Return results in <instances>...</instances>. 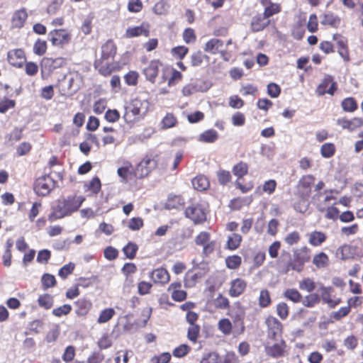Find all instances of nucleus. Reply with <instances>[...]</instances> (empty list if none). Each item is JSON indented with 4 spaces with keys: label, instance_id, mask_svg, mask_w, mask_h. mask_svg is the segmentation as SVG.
<instances>
[{
    "label": "nucleus",
    "instance_id": "f257e3e1",
    "mask_svg": "<svg viewBox=\"0 0 363 363\" xmlns=\"http://www.w3.org/2000/svg\"><path fill=\"white\" fill-rule=\"evenodd\" d=\"M84 200V196L76 195L58 200L53 212L49 216V220L54 221L71 215L79 209Z\"/></svg>",
    "mask_w": 363,
    "mask_h": 363
},
{
    "label": "nucleus",
    "instance_id": "f03ea898",
    "mask_svg": "<svg viewBox=\"0 0 363 363\" xmlns=\"http://www.w3.org/2000/svg\"><path fill=\"white\" fill-rule=\"evenodd\" d=\"M315 178L312 174L303 175L296 186L295 195L299 199L294 203V209L300 213H304L307 210V201L312 192V186Z\"/></svg>",
    "mask_w": 363,
    "mask_h": 363
},
{
    "label": "nucleus",
    "instance_id": "7ed1b4c3",
    "mask_svg": "<svg viewBox=\"0 0 363 363\" xmlns=\"http://www.w3.org/2000/svg\"><path fill=\"white\" fill-rule=\"evenodd\" d=\"M149 107L150 102L147 99L138 97L125 106L123 118L128 123L139 121L146 115Z\"/></svg>",
    "mask_w": 363,
    "mask_h": 363
},
{
    "label": "nucleus",
    "instance_id": "20e7f679",
    "mask_svg": "<svg viewBox=\"0 0 363 363\" xmlns=\"http://www.w3.org/2000/svg\"><path fill=\"white\" fill-rule=\"evenodd\" d=\"M311 259V250L308 246H302L293 252V259L289 261L286 266V272L296 271L301 272L304 269L306 263Z\"/></svg>",
    "mask_w": 363,
    "mask_h": 363
},
{
    "label": "nucleus",
    "instance_id": "39448f33",
    "mask_svg": "<svg viewBox=\"0 0 363 363\" xmlns=\"http://www.w3.org/2000/svg\"><path fill=\"white\" fill-rule=\"evenodd\" d=\"M207 210L201 203H195L188 206L184 211L186 218L194 224H201L206 220Z\"/></svg>",
    "mask_w": 363,
    "mask_h": 363
},
{
    "label": "nucleus",
    "instance_id": "423d86ee",
    "mask_svg": "<svg viewBox=\"0 0 363 363\" xmlns=\"http://www.w3.org/2000/svg\"><path fill=\"white\" fill-rule=\"evenodd\" d=\"M267 326V338L272 341H277L282 338L283 324L275 317L268 316L264 322Z\"/></svg>",
    "mask_w": 363,
    "mask_h": 363
},
{
    "label": "nucleus",
    "instance_id": "0eeeda50",
    "mask_svg": "<svg viewBox=\"0 0 363 363\" xmlns=\"http://www.w3.org/2000/svg\"><path fill=\"white\" fill-rule=\"evenodd\" d=\"M233 172L234 175L238 177V179L236 180V186L242 193H247L253 189V182H250L246 184H243L242 182V178L248 172V165L247 163L240 162L233 167Z\"/></svg>",
    "mask_w": 363,
    "mask_h": 363
},
{
    "label": "nucleus",
    "instance_id": "6e6552de",
    "mask_svg": "<svg viewBox=\"0 0 363 363\" xmlns=\"http://www.w3.org/2000/svg\"><path fill=\"white\" fill-rule=\"evenodd\" d=\"M157 164V161L154 157L147 155L137 165L134 170V177L136 179H142L150 174Z\"/></svg>",
    "mask_w": 363,
    "mask_h": 363
},
{
    "label": "nucleus",
    "instance_id": "1a4fd4ad",
    "mask_svg": "<svg viewBox=\"0 0 363 363\" xmlns=\"http://www.w3.org/2000/svg\"><path fill=\"white\" fill-rule=\"evenodd\" d=\"M55 186V181L49 175L38 178L34 184V191L39 196H46Z\"/></svg>",
    "mask_w": 363,
    "mask_h": 363
},
{
    "label": "nucleus",
    "instance_id": "9d476101",
    "mask_svg": "<svg viewBox=\"0 0 363 363\" xmlns=\"http://www.w3.org/2000/svg\"><path fill=\"white\" fill-rule=\"evenodd\" d=\"M81 84L82 78L80 75L77 72L70 73L65 76L62 82V86H65L63 90L67 94H73L80 88Z\"/></svg>",
    "mask_w": 363,
    "mask_h": 363
},
{
    "label": "nucleus",
    "instance_id": "9b49d317",
    "mask_svg": "<svg viewBox=\"0 0 363 363\" xmlns=\"http://www.w3.org/2000/svg\"><path fill=\"white\" fill-rule=\"evenodd\" d=\"M337 89V82L334 81L333 77L330 74H327L318 86L315 91L319 96H323L325 94L333 96Z\"/></svg>",
    "mask_w": 363,
    "mask_h": 363
},
{
    "label": "nucleus",
    "instance_id": "f8f14e48",
    "mask_svg": "<svg viewBox=\"0 0 363 363\" xmlns=\"http://www.w3.org/2000/svg\"><path fill=\"white\" fill-rule=\"evenodd\" d=\"M286 342L283 339H279L272 345H266L264 347L267 355L272 358H279L286 354Z\"/></svg>",
    "mask_w": 363,
    "mask_h": 363
},
{
    "label": "nucleus",
    "instance_id": "ddd939ff",
    "mask_svg": "<svg viewBox=\"0 0 363 363\" xmlns=\"http://www.w3.org/2000/svg\"><path fill=\"white\" fill-rule=\"evenodd\" d=\"M333 40L335 41L338 54L344 61L349 62L350 60V56L347 38L340 33H335L333 35Z\"/></svg>",
    "mask_w": 363,
    "mask_h": 363
},
{
    "label": "nucleus",
    "instance_id": "4468645a",
    "mask_svg": "<svg viewBox=\"0 0 363 363\" xmlns=\"http://www.w3.org/2000/svg\"><path fill=\"white\" fill-rule=\"evenodd\" d=\"M320 291L323 301L327 303L330 308H335L342 302L340 298L335 296L333 287L322 285L320 287Z\"/></svg>",
    "mask_w": 363,
    "mask_h": 363
},
{
    "label": "nucleus",
    "instance_id": "2eb2a0df",
    "mask_svg": "<svg viewBox=\"0 0 363 363\" xmlns=\"http://www.w3.org/2000/svg\"><path fill=\"white\" fill-rule=\"evenodd\" d=\"M48 39L52 45L59 46L68 43L70 40V35L65 29H57L49 33Z\"/></svg>",
    "mask_w": 363,
    "mask_h": 363
},
{
    "label": "nucleus",
    "instance_id": "dca6fc26",
    "mask_svg": "<svg viewBox=\"0 0 363 363\" xmlns=\"http://www.w3.org/2000/svg\"><path fill=\"white\" fill-rule=\"evenodd\" d=\"M336 123L342 129L352 132L363 127V118L354 117L352 119H347L345 117L340 118L336 121Z\"/></svg>",
    "mask_w": 363,
    "mask_h": 363
},
{
    "label": "nucleus",
    "instance_id": "f3484780",
    "mask_svg": "<svg viewBox=\"0 0 363 363\" xmlns=\"http://www.w3.org/2000/svg\"><path fill=\"white\" fill-rule=\"evenodd\" d=\"M9 62L13 67H21L26 62V56L23 50L14 49L8 52Z\"/></svg>",
    "mask_w": 363,
    "mask_h": 363
},
{
    "label": "nucleus",
    "instance_id": "a211bd4d",
    "mask_svg": "<svg viewBox=\"0 0 363 363\" xmlns=\"http://www.w3.org/2000/svg\"><path fill=\"white\" fill-rule=\"evenodd\" d=\"M161 66V63L159 60H152L148 65L143 69V74L145 76L147 80L151 83H155L156 77L159 73V69Z\"/></svg>",
    "mask_w": 363,
    "mask_h": 363
},
{
    "label": "nucleus",
    "instance_id": "6ab92c4d",
    "mask_svg": "<svg viewBox=\"0 0 363 363\" xmlns=\"http://www.w3.org/2000/svg\"><path fill=\"white\" fill-rule=\"evenodd\" d=\"M269 24V21L267 20V18L263 13H257L251 20V30L253 32H259L263 30Z\"/></svg>",
    "mask_w": 363,
    "mask_h": 363
},
{
    "label": "nucleus",
    "instance_id": "aec40b11",
    "mask_svg": "<svg viewBox=\"0 0 363 363\" xmlns=\"http://www.w3.org/2000/svg\"><path fill=\"white\" fill-rule=\"evenodd\" d=\"M320 23L323 26H330L333 28L337 29L340 27L342 19L337 15L330 11L322 16Z\"/></svg>",
    "mask_w": 363,
    "mask_h": 363
},
{
    "label": "nucleus",
    "instance_id": "412c9836",
    "mask_svg": "<svg viewBox=\"0 0 363 363\" xmlns=\"http://www.w3.org/2000/svg\"><path fill=\"white\" fill-rule=\"evenodd\" d=\"M245 329L243 318L240 315H236L233 323L228 320V334L232 333L234 336L240 335Z\"/></svg>",
    "mask_w": 363,
    "mask_h": 363
},
{
    "label": "nucleus",
    "instance_id": "4be33fe9",
    "mask_svg": "<svg viewBox=\"0 0 363 363\" xmlns=\"http://www.w3.org/2000/svg\"><path fill=\"white\" fill-rule=\"evenodd\" d=\"M150 278L155 283L164 284L169 281V274L164 268L154 269L150 274Z\"/></svg>",
    "mask_w": 363,
    "mask_h": 363
},
{
    "label": "nucleus",
    "instance_id": "5701e85b",
    "mask_svg": "<svg viewBox=\"0 0 363 363\" xmlns=\"http://www.w3.org/2000/svg\"><path fill=\"white\" fill-rule=\"evenodd\" d=\"M246 286L247 283L243 279L238 278L231 282L228 292L231 296L238 297L245 291Z\"/></svg>",
    "mask_w": 363,
    "mask_h": 363
},
{
    "label": "nucleus",
    "instance_id": "b1692460",
    "mask_svg": "<svg viewBox=\"0 0 363 363\" xmlns=\"http://www.w3.org/2000/svg\"><path fill=\"white\" fill-rule=\"evenodd\" d=\"M356 255V247L348 244L340 246L337 250V255L342 259L354 258Z\"/></svg>",
    "mask_w": 363,
    "mask_h": 363
},
{
    "label": "nucleus",
    "instance_id": "393cba45",
    "mask_svg": "<svg viewBox=\"0 0 363 363\" xmlns=\"http://www.w3.org/2000/svg\"><path fill=\"white\" fill-rule=\"evenodd\" d=\"M28 18V14L24 9L16 11L11 18V25L14 28H22Z\"/></svg>",
    "mask_w": 363,
    "mask_h": 363
},
{
    "label": "nucleus",
    "instance_id": "a878e982",
    "mask_svg": "<svg viewBox=\"0 0 363 363\" xmlns=\"http://www.w3.org/2000/svg\"><path fill=\"white\" fill-rule=\"evenodd\" d=\"M134 170L131 164L127 162L125 166L118 169V175L121 178L122 182H128L134 178Z\"/></svg>",
    "mask_w": 363,
    "mask_h": 363
},
{
    "label": "nucleus",
    "instance_id": "bb28decb",
    "mask_svg": "<svg viewBox=\"0 0 363 363\" xmlns=\"http://www.w3.org/2000/svg\"><path fill=\"white\" fill-rule=\"evenodd\" d=\"M327 240V235L322 231L314 230L308 235V243L313 247L320 246Z\"/></svg>",
    "mask_w": 363,
    "mask_h": 363
},
{
    "label": "nucleus",
    "instance_id": "cd10ccee",
    "mask_svg": "<svg viewBox=\"0 0 363 363\" xmlns=\"http://www.w3.org/2000/svg\"><path fill=\"white\" fill-rule=\"evenodd\" d=\"M116 53V47L112 40H107L101 47V57L104 60L113 58Z\"/></svg>",
    "mask_w": 363,
    "mask_h": 363
},
{
    "label": "nucleus",
    "instance_id": "c85d7f7f",
    "mask_svg": "<svg viewBox=\"0 0 363 363\" xmlns=\"http://www.w3.org/2000/svg\"><path fill=\"white\" fill-rule=\"evenodd\" d=\"M224 43L218 38H213L208 41L205 46V51L211 53L222 52Z\"/></svg>",
    "mask_w": 363,
    "mask_h": 363
},
{
    "label": "nucleus",
    "instance_id": "c756f323",
    "mask_svg": "<svg viewBox=\"0 0 363 363\" xmlns=\"http://www.w3.org/2000/svg\"><path fill=\"white\" fill-rule=\"evenodd\" d=\"M329 257L328 255L323 252H320L318 254H315L312 260V263L318 269H323L327 267L329 265Z\"/></svg>",
    "mask_w": 363,
    "mask_h": 363
},
{
    "label": "nucleus",
    "instance_id": "7c9ffc66",
    "mask_svg": "<svg viewBox=\"0 0 363 363\" xmlns=\"http://www.w3.org/2000/svg\"><path fill=\"white\" fill-rule=\"evenodd\" d=\"M194 189L197 191H204L209 187V181L208 178L203 175H198L191 181Z\"/></svg>",
    "mask_w": 363,
    "mask_h": 363
},
{
    "label": "nucleus",
    "instance_id": "2f4dec72",
    "mask_svg": "<svg viewBox=\"0 0 363 363\" xmlns=\"http://www.w3.org/2000/svg\"><path fill=\"white\" fill-rule=\"evenodd\" d=\"M145 35V37L148 36L149 31L147 29L145 28L143 26H135V27H129L126 29L125 36L128 38L138 37L140 35Z\"/></svg>",
    "mask_w": 363,
    "mask_h": 363
},
{
    "label": "nucleus",
    "instance_id": "473e14b6",
    "mask_svg": "<svg viewBox=\"0 0 363 363\" xmlns=\"http://www.w3.org/2000/svg\"><path fill=\"white\" fill-rule=\"evenodd\" d=\"M252 201L251 197H238L232 199L228 206L232 210H240L245 206H249Z\"/></svg>",
    "mask_w": 363,
    "mask_h": 363
},
{
    "label": "nucleus",
    "instance_id": "72a5a7b5",
    "mask_svg": "<svg viewBox=\"0 0 363 363\" xmlns=\"http://www.w3.org/2000/svg\"><path fill=\"white\" fill-rule=\"evenodd\" d=\"M77 306L76 313L79 316H84L88 313L91 307V303L86 299H79L75 302Z\"/></svg>",
    "mask_w": 363,
    "mask_h": 363
},
{
    "label": "nucleus",
    "instance_id": "f704fd0d",
    "mask_svg": "<svg viewBox=\"0 0 363 363\" xmlns=\"http://www.w3.org/2000/svg\"><path fill=\"white\" fill-rule=\"evenodd\" d=\"M218 138L217 132L213 129L205 130L199 136L198 140L201 143H214Z\"/></svg>",
    "mask_w": 363,
    "mask_h": 363
},
{
    "label": "nucleus",
    "instance_id": "c9c22d12",
    "mask_svg": "<svg viewBox=\"0 0 363 363\" xmlns=\"http://www.w3.org/2000/svg\"><path fill=\"white\" fill-rule=\"evenodd\" d=\"M281 11V5L278 3L271 2L264 6L263 14L267 18Z\"/></svg>",
    "mask_w": 363,
    "mask_h": 363
},
{
    "label": "nucleus",
    "instance_id": "e433bc0d",
    "mask_svg": "<svg viewBox=\"0 0 363 363\" xmlns=\"http://www.w3.org/2000/svg\"><path fill=\"white\" fill-rule=\"evenodd\" d=\"M341 106L345 112L352 113L358 108L357 101L353 97H347L341 102Z\"/></svg>",
    "mask_w": 363,
    "mask_h": 363
},
{
    "label": "nucleus",
    "instance_id": "4c0bfd02",
    "mask_svg": "<svg viewBox=\"0 0 363 363\" xmlns=\"http://www.w3.org/2000/svg\"><path fill=\"white\" fill-rule=\"evenodd\" d=\"M116 314V311L112 308H106L102 310L97 318V323L99 324L108 322Z\"/></svg>",
    "mask_w": 363,
    "mask_h": 363
},
{
    "label": "nucleus",
    "instance_id": "58836bf2",
    "mask_svg": "<svg viewBox=\"0 0 363 363\" xmlns=\"http://www.w3.org/2000/svg\"><path fill=\"white\" fill-rule=\"evenodd\" d=\"M201 86L196 83H190L184 86L182 89V94L184 96H189L197 91H203Z\"/></svg>",
    "mask_w": 363,
    "mask_h": 363
},
{
    "label": "nucleus",
    "instance_id": "ea45409f",
    "mask_svg": "<svg viewBox=\"0 0 363 363\" xmlns=\"http://www.w3.org/2000/svg\"><path fill=\"white\" fill-rule=\"evenodd\" d=\"M177 123V120L174 115L167 113L160 122L161 128L164 130L173 128L176 125Z\"/></svg>",
    "mask_w": 363,
    "mask_h": 363
},
{
    "label": "nucleus",
    "instance_id": "a19ab883",
    "mask_svg": "<svg viewBox=\"0 0 363 363\" xmlns=\"http://www.w3.org/2000/svg\"><path fill=\"white\" fill-rule=\"evenodd\" d=\"M66 59L63 57L48 58L44 60L45 66H49L51 69H55L66 65Z\"/></svg>",
    "mask_w": 363,
    "mask_h": 363
},
{
    "label": "nucleus",
    "instance_id": "79ce46f5",
    "mask_svg": "<svg viewBox=\"0 0 363 363\" xmlns=\"http://www.w3.org/2000/svg\"><path fill=\"white\" fill-rule=\"evenodd\" d=\"M284 296L294 303H299L302 299L301 294L296 289H287L284 292Z\"/></svg>",
    "mask_w": 363,
    "mask_h": 363
},
{
    "label": "nucleus",
    "instance_id": "37998d69",
    "mask_svg": "<svg viewBox=\"0 0 363 363\" xmlns=\"http://www.w3.org/2000/svg\"><path fill=\"white\" fill-rule=\"evenodd\" d=\"M101 187L100 179L98 177H94L89 184L84 185L85 191H90L92 194H96L99 192Z\"/></svg>",
    "mask_w": 363,
    "mask_h": 363
},
{
    "label": "nucleus",
    "instance_id": "c03bdc74",
    "mask_svg": "<svg viewBox=\"0 0 363 363\" xmlns=\"http://www.w3.org/2000/svg\"><path fill=\"white\" fill-rule=\"evenodd\" d=\"M259 305L262 308L268 307L271 303V296L269 291L267 289H262L260 291L259 296L258 298Z\"/></svg>",
    "mask_w": 363,
    "mask_h": 363
},
{
    "label": "nucleus",
    "instance_id": "a18cd8bd",
    "mask_svg": "<svg viewBox=\"0 0 363 363\" xmlns=\"http://www.w3.org/2000/svg\"><path fill=\"white\" fill-rule=\"evenodd\" d=\"M335 153V146L332 143L323 144L320 147V154L325 158H330Z\"/></svg>",
    "mask_w": 363,
    "mask_h": 363
},
{
    "label": "nucleus",
    "instance_id": "49530a36",
    "mask_svg": "<svg viewBox=\"0 0 363 363\" xmlns=\"http://www.w3.org/2000/svg\"><path fill=\"white\" fill-rule=\"evenodd\" d=\"M242 240V236L238 233H233L228 237V250H235L238 249Z\"/></svg>",
    "mask_w": 363,
    "mask_h": 363
},
{
    "label": "nucleus",
    "instance_id": "de8ad7c7",
    "mask_svg": "<svg viewBox=\"0 0 363 363\" xmlns=\"http://www.w3.org/2000/svg\"><path fill=\"white\" fill-rule=\"evenodd\" d=\"M320 296L317 294H310L305 296L303 300V305L308 308H312L319 303Z\"/></svg>",
    "mask_w": 363,
    "mask_h": 363
},
{
    "label": "nucleus",
    "instance_id": "09e8293b",
    "mask_svg": "<svg viewBox=\"0 0 363 363\" xmlns=\"http://www.w3.org/2000/svg\"><path fill=\"white\" fill-rule=\"evenodd\" d=\"M316 287L315 281L311 278H304L299 282V288L307 292L313 291Z\"/></svg>",
    "mask_w": 363,
    "mask_h": 363
},
{
    "label": "nucleus",
    "instance_id": "8fccbe9b",
    "mask_svg": "<svg viewBox=\"0 0 363 363\" xmlns=\"http://www.w3.org/2000/svg\"><path fill=\"white\" fill-rule=\"evenodd\" d=\"M202 277V274L193 273L188 272L185 276L184 284L186 287H192L195 285L196 281L198 279Z\"/></svg>",
    "mask_w": 363,
    "mask_h": 363
},
{
    "label": "nucleus",
    "instance_id": "3c124183",
    "mask_svg": "<svg viewBox=\"0 0 363 363\" xmlns=\"http://www.w3.org/2000/svg\"><path fill=\"white\" fill-rule=\"evenodd\" d=\"M38 301L39 306L43 307L45 309L50 308L53 305V298L52 296L48 294L40 296Z\"/></svg>",
    "mask_w": 363,
    "mask_h": 363
},
{
    "label": "nucleus",
    "instance_id": "603ef678",
    "mask_svg": "<svg viewBox=\"0 0 363 363\" xmlns=\"http://www.w3.org/2000/svg\"><path fill=\"white\" fill-rule=\"evenodd\" d=\"M277 313L281 319L285 320L289 314L288 305L284 302L279 303L277 305Z\"/></svg>",
    "mask_w": 363,
    "mask_h": 363
},
{
    "label": "nucleus",
    "instance_id": "864d4df0",
    "mask_svg": "<svg viewBox=\"0 0 363 363\" xmlns=\"http://www.w3.org/2000/svg\"><path fill=\"white\" fill-rule=\"evenodd\" d=\"M284 240L287 245H294L298 243L301 240V235L298 231H293L287 234Z\"/></svg>",
    "mask_w": 363,
    "mask_h": 363
},
{
    "label": "nucleus",
    "instance_id": "5fc2aeb1",
    "mask_svg": "<svg viewBox=\"0 0 363 363\" xmlns=\"http://www.w3.org/2000/svg\"><path fill=\"white\" fill-rule=\"evenodd\" d=\"M184 204V199L180 196H173L169 198L167 207V208H177Z\"/></svg>",
    "mask_w": 363,
    "mask_h": 363
},
{
    "label": "nucleus",
    "instance_id": "6e6d98bb",
    "mask_svg": "<svg viewBox=\"0 0 363 363\" xmlns=\"http://www.w3.org/2000/svg\"><path fill=\"white\" fill-rule=\"evenodd\" d=\"M138 247L133 242H128L123 249L125 256L129 259H133L135 256Z\"/></svg>",
    "mask_w": 363,
    "mask_h": 363
},
{
    "label": "nucleus",
    "instance_id": "4d7b16f0",
    "mask_svg": "<svg viewBox=\"0 0 363 363\" xmlns=\"http://www.w3.org/2000/svg\"><path fill=\"white\" fill-rule=\"evenodd\" d=\"M199 330L200 328L199 325L195 324H191V325H189L187 333L188 339L193 342H196L199 334Z\"/></svg>",
    "mask_w": 363,
    "mask_h": 363
},
{
    "label": "nucleus",
    "instance_id": "13d9d810",
    "mask_svg": "<svg viewBox=\"0 0 363 363\" xmlns=\"http://www.w3.org/2000/svg\"><path fill=\"white\" fill-rule=\"evenodd\" d=\"M245 116L241 112H235L231 117L232 124L235 126H242L245 123Z\"/></svg>",
    "mask_w": 363,
    "mask_h": 363
},
{
    "label": "nucleus",
    "instance_id": "bf43d9fd",
    "mask_svg": "<svg viewBox=\"0 0 363 363\" xmlns=\"http://www.w3.org/2000/svg\"><path fill=\"white\" fill-rule=\"evenodd\" d=\"M75 267V264L72 262H69L64 265L58 272V275L63 279H66L68 275L72 273Z\"/></svg>",
    "mask_w": 363,
    "mask_h": 363
},
{
    "label": "nucleus",
    "instance_id": "052dcab7",
    "mask_svg": "<svg viewBox=\"0 0 363 363\" xmlns=\"http://www.w3.org/2000/svg\"><path fill=\"white\" fill-rule=\"evenodd\" d=\"M72 311V306L69 304H64L58 308H54L52 313L57 317L67 315Z\"/></svg>",
    "mask_w": 363,
    "mask_h": 363
},
{
    "label": "nucleus",
    "instance_id": "680f3d73",
    "mask_svg": "<svg viewBox=\"0 0 363 363\" xmlns=\"http://www.w3.org/2000/svg\"><path fill=\"white\" fill-rule=\"evenodd\" d=\"M307 29L311 33H315L318 30V21L316 14L312 13L309 16L308 21L307 23Z\"/></svg>",
    "mask_w": 363,
    "mask_h": 363
},
{
    "label": "nucleus",
    "instance_id": "e2e57ef3",
    "mask_svg": "<svg viewBox=\"0 0 363 363\" xmlns=\"http://www.w3.org/2000/svg\"><path fill=\"white\" fill-rule=\"evenodd\" d=\"M143 226V220L140 217L132 218L128 224V228L133 231L140 230Z\"/></svg>",
    "mask_w": 363,
    "mask_h": 363
},
{
    "label": "nucleus",
    "instance_id": "0e129e2a",
    "mask_svg": "<svg viewBox=\"0 0 363 363\" xmlns=\"http://www.w3.org/2000/svg\"><path fill=\"white\" fill-rule=\"evenodd\" d=\"M182 77L183 75L180 72L173 69L172 70V75L170 78L168 79V86H175L177 83L182 81Z\"/></svg>",
    "mask_w": 363,
    "mask_h": 363
},
{
    "label": "nucleus",
    "instance_id": "69168bd1",
    "mask_svg": "<svg viewBox=\"0 0 363 363\" xmlns=\"http://www.w3.org/2000/svg\"><path fill=\"white\" fill-rule=\"evenodd\" d=\"M47 50V44L45 40H38L33 46V52L38 55H43Z\"/></svg>",
    "mask_w": 363,
    "mask_h": 363
},
{
    "label": "nucleus",
    "instance_id": "338daca9",
    "mask_svg": "<svg viewBox=\"0 0 363 363\" xmlns=\"http://www.w3.org/2000/svg\"><path fill=\"white\" fill-rule=\"evenodd\" d=\"M43 286L45 289L52 287L55 285V277L50 274H45L41 279Z\"/></svg>",
    "mask_w": 363,
    "mask_h": 363
},
{
    "label": "nucleus",
    "instance_id": "774afa93",
    "mask_svg": "<svg viewBox=\"0 0 363 363\" xmlns=\"http://www.w3.org/2000/svg\"><path fill=\"white\" fill-rule=\"evenodd\" d=\"M171 359V354L169 352H163L160 355L151 358V363H168Z\"/></svg>",
    "mask_w": 363,
    "mask_h": 363
}]
</instances>
